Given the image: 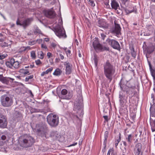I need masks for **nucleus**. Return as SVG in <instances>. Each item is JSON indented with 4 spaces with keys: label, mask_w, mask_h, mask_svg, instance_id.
<instances>
[{
    "label": "nucleus",
    "mask_w": 155,
    "mask_h": 155,
    "mask_svg": "<svg viewBox=\"0 0 155 155\" xmlns=\"http://www.w3.org/2000/svg\"><path fill=\"white\" fill-rule=\"evenodd\" d=\"M66 53L68 54H70L71 53V51L69 50H68L65 52Z\"/></svg>",
    "instance_id": "obj_61"
},
{
    "label": "nucleus",
    "mask_w": 155,
    "mask_h": 155,
    "mask_svg": "<svg viewBox=\"0 0 155 155\" xmlns=\"http://www.w3.org/2000/svg\"><path fill=\"white\" fill-rule=\"evenodd\" d=\"M151 130L153 132L155 131V120H154V125H151Z\"/></svg>",
    "instance_id": "obj_42"
},
{
    "label": "nucleus",
    "mask_w": 155,
    "mask_h": 155,
    "mask_svg": "<svg viewBox=\"0 0 155 155\" xmlns=\"http://www.w3.org/2000/svg\"><path fill=\"white\" fill-rule=\"evenodd\" d=\"M130 117L132 118L133 120H134L136 117V114H131L130 115Z\"/></svg>",
    "instance_id": "obj_48"
},
{
    "label": "nucleus",
    "mask_w": 155,
    "mask_h": 155,
    "mask_svg": "<svg viewBox=\"0 0 155 155\" xmlns=\"http://www.w3.org/2000/svg\"><path fill=\"white\" fill-rule=\"evenodd\" d=\"M89 2L91 3V5L93 6H94L95 5V4L94 3V2L92 0H90Z\"/></svg>",
    "instance_id": "obj_50"
},
{
    "label": "nucleus",
    "mask_w": 155,
    "mask_h": 155,
    "mask_svg": "<svg viewBox=\"0 0 155 155\" xmlns=\"http://www.w3.org/2000/svg\"><path fill=\"white\" fill-rule=\"evenodd\" d=\"M2 34H0V36H2ZM4 41V40L3 38H0V42H2Z\"/></svg>",
    "instance_id": "obj_60"
},
{
    "label": "nucleus",
    "mask_w": 155,
    "mask_h": 155,
    "mask_svg": "<svg viewBox=\"0 0 155 155\" xmlns=\"http://www.w3.org/2000/svg\"><path fill=\"white\" fill-rule=\"evenodd\" d=\"M77 144V143H74L73 144H72L71 145L69 146H74L76 145Z\"/></svg>",
    "instance_id": "obj_62"
},
{
    "label": "nucleus",
    "mask_w": 155,
    "mask_h": 155,
    "mask_svg": "<svg viewBox=\"0 0 155 155\" xmlns=\"http://www.w3.org/2000/svg\"><path fill=\"white\" fill-rule=\"evenodd\" d=\"M59 55L60 56V58L61 59L63 60L64 59V56L62 54H61V53H59Z\"/></svg>",
    "instance_id": "obj_53"
},
{
    "label": "nucleus",
    "mask_w": 155,
    "mask_h": 155,
    "mask_svg": "<svg viewBox=\"0 0 155 155\" xmlns=\"http://www.w3.org/2000/svg\"><path fill=\"white\" fill-rule=\"evenodd\" d=\"M106 37V35L103 34V33H101V38L102 40H104L105 38Z\"/></svg>",
    "instance_id": "obj_39"
},
{
    "label": "nucleus",
    "mask_w": 155,
    "mask_h": 155,
    "mask_svg": "<svg viewBox=\"0 0 155 155\" xmlns=\"http://www.w3.org/2000/svg\"><path fill=\"white\" fill-rule=\"evenodd\" d=\"M154 49V46L153 45L150 46L147 48V51L149 53H150L153 51Z\"/></svg>",
    "instance_id": "obj_26"
},
{
    "label": "nucleus",
    "mask_w": 155,
    "mask_h": 155,
    "mask_svg": "<svg viewBox=\"0 0 155 155\" xmlns=\"http://www.w3.org/2000/svg\"><path fill=\"white\" fill-rule=\"evenodd\" d=\"M53 69V68L51 67L46 71L45 72L47 74H48L49 72H51L52 71Z\"/></svg>",
    "instance_id": "obj_40"
},
{
    "label": "nucleus",
    "mask_w": 155,
    "mask_h": 155,
    "mask_svg": "<svg viewBox=\"0 0 155 155\" xmlns=\"http://www.w3.org/2000/svg\"><path fill=\"white\" fill-rule=\"evenodd\" d=\"M38 57L41 59H43L44 57V54L42 51H39L38 52Z\"/></svg>",
    "instance_id": "obj_29"
},
{
    "label": "nucleus",
    "mask_w": 155,
    "mask_h": 155,
    "mask_svg": "<svg viewBox=\"0 0 155 155\" xmlns=\"http://www.w3.org/2000/svg\"><path fill=\"white\" fill-rule=\"evenodd\" d=\"M6 138V137L5 135H2L1 137V139L3 140H5Z\"/></svg>",
    "instance_id": "obj_57"
},
{
    "label": "nucleus",
    "mask_w": 155,
    "mask_h": 155,
    "mask_svg": "<svg viewBox=\"0 0 155 155\" xmlns=\"http://www.w3.org/2000/svg\"><path fill=\"white\" fill-rule=\"evenodd\" d=\"M61 73L62 71L59 68H57L55 70L53 74L55 76H59Z\"/></svg>",
    "instance_id": "obj_24"
},
{
    "label": "nucleus",
    "mask_w": 155,
    "mask_h": 155,
    "mask_svg": "<svg viewBox=\"0 0 155 155\" xmlns=\"http://www.w3.org/2000/svg\"><path fill=\"white\" fill-rule=\"evenodd\" d=\"M35 62L37 65H39V64H41V61L39 59H38L35 61Z\"/></svg>",
    "instance_id": "obj_43"
},
{
    "label": "nucleus",
    "mask_w": 155,
    "mask_h": 155,
    "mask_svg": "<svg viewBox=\"0 0 155 155\" xmlns=\"http://www.w3.org/2000/svg\"><path fill=\"white\" fill-rule=\"evenodd\" d=\"M44 12L45 16L49 18H53L55 15L54 12L51 10H45Z\"/></svg>",
    "instance_id": "obj_17"
},
{
    "label": "nucleus",
    "mask_w": 155,
    "mask_h": 155,
    "mask_svg": "<svg viewBox=\"0 0 155 155\" xmlns=\"http://www.w3.org/2000/svg\"><path fill=\"white\" fill-rule=\"evenodd\" d=\"M131 55L134 58H135L136 56V53L134 51V49L133 48L131 49Z\"/></svg>",
    "instance_id": "obj_31"
},
{
    "label": "nucleus",
    "mask_w": 155,
    "mask_h": 155,
    "mask_svg": "<svg viewBox=\"0 0 155 155\" xmlns=\"http://www.w3.org/2000/svg\"><path fill=\"white\" fill-rule=\"evenodd\" d=\"M14 117L15 119L18 120H21L22 118V115L20 112L16 111L14 114Z\"/></svg>",
    "instance_id": "obj_22"
},
{
    "label": "nucleus",
    "mask_w": 155,
    "mask_h": 155,
    "mask_svg": "<svg viewBox=\"0 0 155 155\" xmlns=\"http://www.w3.org/2000/svg\"><path fill=\"white\" fill-rule=\"evenodd\" d=\"M47 120L48 124L51 126L55 127L58 124L59 118L56 115L50 114L47 116Z\"/></svg>",
    "instance_id": "obj_5"
},
{
    "label": "nucleus",
    "mask_w": 155,
    "mask_h": 155,
    "mask_svg": "<svg viewBox=\"0 0 155 155\" xmlns=\"http://www.w3.org/2000/svg\"><path fill=\"white\" fill-rule=\"evenodd\" d=\"M64 67L65 68V74L67 75L70 74L72 70V65L68 61L64 62Z\"/></svg>",
    "instance_id": "obj_12"
},
{
    "label": "nucleus",
    "mask_w": 155,
    "mask_h": 155,
    "mask_svg": "<svg viewBox=\"0 0 155 155\" xmlns=\"http://www.w3.org/2000/svg\"><path fill=\"white\" fill-rule=\"evenodd\" d=\"M141 144L140 143H137L134 149V153L135 155H141Z\"/></svg>",
    "instance_id": "obj_14"
},
{
    "label": "nucleus",
    "mask_w": 155,
    "mask_h": 155,
    "mask_svg": "<svg viewBox=\"0 0 155 155\" xmlns=\"http://www.w3.org/2000/svg\"><path fill=\"white\" fill-rule=\"evenodd\" d=\"M41 47L42 48H43L45 49H46L47 48V47L46 45L44 44H42L41 45Z\"/></svg>",
    "instance_id": "obj_51"
},
{
    "label": "nucleus",
    "mask_w": 155,
    "mask_h": 155,
    "mask_svg": "<svg viewBox=\"0 0 155 155\" xmlns=\"http://www.w3.org/2000/svg\"><path fill=\"white\" fill-rule=\"evenodd\" d=\"M31 57L34 59H35L36 58V56L35 51H32L31 52Z\"/></svg>",
    "instance_id": "obj_33"
},
{
    "label": "nucleus",
    "mask_w": 155,
    "mask_h": 155,
    "mask_svg": "<svg viewBox=\"0 0 155 155\" xmlns=\"http://www.w3.org/2000/svg\"><path fill=\"white\" fill-rule=\"evenodd\" d=\"M8 55L6 53L3 54H0V59H3L6 57Z\"/></svg>",
    "instance_id": "obj_35"
},
{
    "label": "nucleus",
    "mask_w": 155,
    "mask_h": 155,
    "mask_svg": "<svg viewBox=\"0 0 155 155\" xmlns=\"http://www.w3.org/2000/svg\"><path fill=\"white\" fill-rule=\"evenodd\" d=\"M34 66V64H31L30 65V68H33Z\"/></svg>",
    "instance_id": "obj_63"
},
{
    "label": "nucleus",
    "mask_w": 155,
    "mask_h": 155,
    "mask_svg": "<svg viewBox=\"0 0 155 155\" xmlns=\"http://www.w3.org/2000/svg\"><path fill=\"white\" fill-rule=\"evenodd\" d=\"M19 66L20 64L19 62L17 61H15L14 60V62L13 63L12 67H13L17 69L19 68Z\"/></svg>",
    "instance_id": "obj_27"
},
{
    "label": "nucleus",
    "mask_w": 155,
    "mask_h": 155,
    "mask_svg": "<svg viewBox=\"0 0 155 155\" xmlns=\"http://www.w3.org/2000/svg\"><path fill=\"white\" fill-rule=\"evenodd\" d=\"M10 80H11L12 81H13L14 79L10 78H3L2 79V80L3 83L6 84H7Z\"/></svg>",
    "instance_id": "obj_25"
},
{
    "label": "nucleus",
    "mask_w": 155,
    "mask_h": 155,
    "mask_svg": "<svg viewBox=\"0 0 155 155\" xmlns=\"http://www.w3.org/2000/svg\"><path fill=\"white\" fill-rule=\"evenodd\" d=\"M0 101L2 105L5 107L10 106L13 103L12 97L10 95H4L0 98Z\"/></svg>",
    "instance_id": "obj_3"
},
{
    "label": "nucleus",
    "mask_w": 155,
    "mask_h": 155,
    "mask_svg": "<svg viewBox=\"0 0 155 155\" xmlns=\"http://www.w3.org/2000/svg\"><path fill=\"white\" fill-rule=\"evenodd\" d=\"M133 136L131 134H130L126 137V139L129 144H130L132 142Z\"/></svg>",
    "instance_id": "obj_23"
},
{
    "label": "nucleus",
    "mask_w": 155,
    "mask_h": 155,
    "mask_svg": "<svg viewBox=\"0 0 155 155\" xmlns=\"http://www.w3.org/2000/svg\"><path fill=\"white\" fill-rule=\"evenodd\" d=\"M93 45L96 51L108 50L109 48L106 47H103L99 42L98 41L95 40L93 42Z\"/></svg>",
    "instance_id": "obj_9"
},
{
    "label": "nucleus",
    "mask_w": 155,
    "mask_h": 155,
    "mask_svg": "<svg viewBox=\"0 0 155 155\" xmlns=\"http://www.w3.org/2000/svg\"><path fill=\"white\" fill-rule=\"evenodd\" d=\"M51 46L54 48H57V47H59V45H57L56 44H55L54 43H51Z\"/></svg>",
    "instance_id": "obj_41"
},
{
    "label": "nucleus",
    "mask_w": 155,
    "mask_h": 155,
    "mask_svg": "<svg viewBox=\"0 0 155 155\" xmlns=\"http://www.w3.org/2000/svg\"><path fill=\"white\" fill-rule=\"evenodd\" d=\"M63 48L65 50V51L66 52V51L67 48L64 47Z\"/></svg>",
    "instance_id": "obj_64"
},
{
    "label": "nucleus",
    "mask_w": 155,
    "mask_h": 155,
    "mask_svg": "<svg viewBox=\"0 0 155 155\" xmlns=\"http://www.w3.org/2000/svg\"><path fill=\"white\" fill-rule=\"evenodd\" d=\"M36 41V42H37L38 43L40 44L41 43L42 41V40L41 39H37V40Z\"/></svg>",
    "instance_id": "obj_55"
},
{
    "label": "nucleus",
    "mask_w": 155,
    "mask_h": 155,
    "mask_svg": "<svg viewBox=\"0 0 155 155\" xmlns=\"http://www.w3.org/2000/svg\"><path fill=\"white\" fill-rule=\"evenodd\" d=\"M119 98L120 104L121 106L123 107L127 102V96L125 97L124 95H123L121 92H120L119 95Z\"/></svg>",
    "instance_id": "obj_16"
},
{
    "label": "nucleus",
    "mask_w": 155,
    "mask_h": 155,
    "mask_svg": "<svg viewBox=\"0 0 155 155\" xmlns=\"http://www.w3.org/2000/svg\"><path fill=\"white\" fill-rule=\"evenodd\" d=\"M110 1L111 6L113 8L116 10L119 7V5L116 0H110Z\"/></svg>",
    "instance_id": "obj_18"
},
{
    "label": "nucleus",
    "mask_w": 155,
    "mask_h": 155,
    "mask_svg": "<svg viewBox=\"0 0 155 155\" xmlns=\"http://www.w3.org/2000/svg\"><path fill=\"white\" fill-rule=\"evenodd\" d=\"M122 142L123 143V144L124 145L125 147H126L127 146V143L126 142H125V141H122Z\"/></svg>",
    "instance_id": "obj_59"
},
{
    "label": "nucleus",
    "mask_w": 155,
    "mask_h": 155,
    "mask_svg": "<svg viewBox=\"0 0 155 155\" xmlns=\"http://www.w3.org/2000/svg\"><path fill=\"white\" fill-rule=\"evenodd\" d=\"M33 20L32 18H30L25 19L22 22H21L18 19L16 21V24L17 25L22 26L24 28H26L31 24Z\"/></svg>",
    "instance_id": "obj_10"
},
{
    "label": "nucleus",
    "mask_w": 155,
    "mask_h": 155,
    "mask_svg": "<svg viewBox=\"0 0 155 155\" xmlns=\"http://www.w3.org/2000/svg\"><path fill=\"white\" fill-rule=\"evenodd\" d=\"M115 27L110 30V32L115 35L117 37H119V35H121V28L120 25L116 24L114 21Z\"/></svg>",
    "instance_id": "obj_11"
},
{
    "label": "nucleus",
    "mask_w": 155,
    "mask_h": 155,
    "mask_svg": "<svg viewBox=\"0 0 155 155\" xmlns=\"http://www.w3.org/2000/svg\"><path fill=\"white\" fill-rule=\"evenodd\" d=\"M152 75L153 78L155 80V70H153L152 72Z\"/></svg>",
    "instance_id": "obj_47"
},
{
    "label": "nucleus",
    "mask_w": 155,
    "mask_h": 155,
    "mask_svg": "<svg viewBox=\"0 0 155 155\" xmlns=\"http://www.w3.org/2000/svg\"><path fill=\"white\" fill-rule=\"evenodd\" d=\"M14 62V59L12 58L9 60L8 61H7L5 63V64L6 66L10 68H12L13 65V63Z\"/></svg>",
    "instance_id": "obj_21"
},
{
    "label": "nucleus",
    "mask_w": 155,
    "mask_h": 155,
    "mask_svg": "<svg viewBox=\"0 0 155 155\" xmlns=\"http://www.w3.org/2000/svg\"><path fill=\"white\" fill-rule=\"evenodd\" d=\"M98 26L104 28H107L108 27V25L103 20H99L98 21Z\"/></svg>",
    "instance_id": "obj_19"
},
{
    "label": "nucleus",
    "mask_w": 155,
    "mask_h": 155,
    "mask_svg": "<svg viewBox=\"0 0 155 155\" xmlns=\"http://www.w3.org/2000/svg\"><path fill=\"white\" fill-rule=\"evenodd\" d=\"M106 41L114 49L120 50V47L119 44L117 41L108 38L106 40Z\"/></svg>",
    "instance_id": "obj_8"
},
{
    "label": "nucleus",
    "mask_w": 155,
    "mask_h": 155,
    "mask_svg": "<svg viewBox=\"0 0 155 155\" xmlns=\"http://www.w3.org/2000/svg\"><path fill=\"white\" fill-rule=\"evenodd\" d=\"M21 145L23 147H27L31 146L34 143V138L27 135L21 136L19 139Z\"/></svg>",
    "instance_id": "obj_2"
},
{
    "label": "nucleus",
    "mask_w": 155,
    "mask_h": 155,
    "mask_svg": "<svg viewBox=\"0 0 155 155\" xmlns=\"http://www.w3.org/2000/svg\"><path fill=\"white\" fill-rule=\"evenodd\" d=\"M34 33L35 34L37 33L41 34V31L39 29V28L37 26H35L34 28Z\"/></svg>",
    "instance_id": "obj_28"
},
{
    "label": "nucleus",
    "mask_w": 155,
    "mask_h": 155,
    "mask_svg": "<svg viewBox=\"0 0 155 155\" xmlns=\"http://www.w3.org/2000/svg\"><path fill=\"white\" fill-rule=\"evenodd\" d=\"M105 4L106 5L109 6V0H105Z\"/></svg>",
    "instance_id": "obj_49"
},
{
    "label": "nucleus",
    "mask_w": 155,
    "mask_h": 155,
    "mask_svg": "<svg viewBox=\"0 0 155 155\" xmlns=\"http://www.w3.org/2000/svg\"><path fill=\"white\" fill-rule=\"evenodd\" d=\"M59 96L62 99H69L72 97L71 95L69 93H68L67 90L65 89L62 90Z\"/></svg>",
    "instance_id": "obj_13"
},
{
    "label": "nucleus",
    "mask_w": 155,
    "mask_h": 155,
    "mask_svg": "<svg viewBox=\"0 0 155 155\" xmlns=\"http://www.w3.org/2000/svg\"><path fill=\"white\" fill-rule=\"evenodd\" d=\"M113 151H114V150H113V149H110L109 150V151H108V152L107 153V155H110V153L111 152H112V153L113 152Z\"/></svg>",
    "instance_id": "obj_46"
},
{
    "label": "nucleus",
    "mask_w": 155,
    "mask_h": 155,
    "mask_svg": "<svg viewBox=\"0 0 155 155\" xmlns=\"http://www.w3.org/2000/svg\"><path fill=\"white\" fill-rule=\"evenodd\" d=\"M51 55V54L50 52H48L47 54V56L48 58H50Z\"/></svg>",
    "instance_id": "obj_52"
},
{
    "label": "nucleus",
    "mask_w": 155,
    "mask_h": 155,
    "mask_svg": "<svg viewBox=\"0 0 155 155\" xmlns=\"http://www.w3.org/2000/svg\"><path fill=\"white\" fill-rule=\"evenodd\" d=\"M10 42L11 43V44H8V43H7L6 42H4L3 44V46L4 47H8L9 45H10L11 44V41H10Z\"/></svg>",
    "instance_id": "obj_44"
},
{
    "label": "nucleus",
    "mask_w": 155,
    "mask_h": 155,
    "mask_svg": "<svg viewBox=\"0 0 155 155\" xmlns=\"http://www.w3.org/2000/svg\"><path fill=\"white\" fill-rule=\"evenodd\" d=\"M93 60L94 61V63L95 66H97L98 62V58L96 55H94Z\"/></svg>",
    "instance_id": "obj_30"
},
{
    "label": "nucleus",
    "mask_w": 155,
    "mask_h": 155,
    "mask_svg": "<svg viewBox=\"0 0 155 155\" xmlns=\"http://www.w3.org/2000/svg\"><path fill=\"white\" fill-rule=\"evenodd\" d=\"M7 122L5 116L0 115V127L5 128L7 126Z\"/></svg>",
    "instance_id": "obj_15"
},
{
    "label": "nucleus",
    "mask_w": 155,
    "mask_h": 155,
    "mask_svg": "<svg viewBox=\"0 0 155 155\" xmlns=\"http://www.w3.org/2000/svg\"><path fill=\"white\" fill-rule=\"evenodd\" d=\"M21 71H23L22 72V73L24 74H26L29 73V72L28 71H24L23 69L21 70Z\"/></svg>",
    "instance_id": "obj_45"
},
{
    "label": "nucleus",
    "mask_w": 155,
    "mask_h": 155,
    "mask_svg": "<svg viewBox=\"0 0 155 155\" xmlns=\"http://www.w3.org/2000/svg\"><path fill=\"white\" fill-rule=\"evenodd\" d=\"M39 128L37 129V133L39 136L44 138L48 137V132L47 127L45 125H40Z\"/></svg>",
    "instance_id": "obj_6"
},
{
    "label": "nucleus",
    "mask_w": 155,
    "mask_h": 155,
    "mask_svg": "<svg viewBox=\"0 0 155 155\" xmlns=\"http://www.w3.org/2000/svg\"><path fill=\"white\" fill-rule=\"evenodd\" d=\"M104 67V75L110 82L111 81L115 73V68L108 61L106 62Z\"/></svg>",
    "instance_id": "obj_1"
},
{
    "label": "nucleus",
    "mask_w": 155,
    "mask_h": 155,
    "mask_svg": "<svg viewBox=\"0 0 155 155\" xmlns=\"http://www.w3.org/2000/svg\"><path fill=\"white\" fill-rule=\"evenodd\" d=\"M47 74L45 71L43 72L41 74V76H43L45 74Z\"/></svg>",
    "instance_id": "obj_58"
},
{
    "label": "nucleus",
    "mask_w": 155,
    "mask_h": 155,
    "mask_svg": "<svg viewBox=\"0 0 155 155\" xmlns=\"http://www.w3.org/2000/svg\"><path fill=\"white\" fill-rule=\"evenodd\" d=\"M33 77V75H31L29 76H28L25 78V81H28L29 80L32 78Z\"/></svg>",
    "instance_id": "obj_36"
},
{
    "label": "nucleus",
    "mask_w": 155,
    "mask_h": 155,
    "mask_svg": "<svg viewBox=\"0 0 155 155\" xmlns=\"http://www.w3.org/2000/svg\"><path fill=\"white\" fill-rule=\"evenodd\" d=\"M120 88L121 90L124 91L126 92L128 94L130 99L132 98L134 96V93L135 87L134 86L129 87L127 85L121 84V82L119 83Z\"/></svg>",
    "instance_id": "obj_4"
},
{
    "label": "nucleus",
    "mask_w": 155,
    "mask_h": 155,
    "mask_svg": "<svg viewBox=\"0 0 155 155\" xmlns=\"http://www.w3.org/2000/svg\"><path fill=\"white\" fill-rule=\"evenodd\" d=\"M36 43V41H32L28 42V44L30 45H33L35 44Z\"/></svg>",
    "instance_id": "obj_38"
},
{
    "label": "nucleus",
    "mask_w": 155,
    "mask_h": 155,
    "mask_svg": "<svg viewBox=\"0 0 155 155\" xmlns=\"http://www.w3.org/2000/svg\"><path fill=\"white\" fill-rule=\"evenodd\" d=\"M56 35L59 38H66L65 31L62 25H58L54 29Z\"/></svg>",
    "instance_id": "obj_7"
},
{
    "label": "nucleus",
    "mask_w": 155,
    "mask_h": 155,
    "mask_svg": "<svg viewBox=\"0 0 155 155\" xmlns=\"http://www.w3.org/2000/svg\"><path fill=\"white\" fill-rule=\"evenodd\" d=\"M103 117L104 118L105 121H108V116H103Z\"/></svg>",
    "instance_id": "obj_54"
},
{
    "label": "nucleus",
    "mask_w": 155,
    "mask_h": 155,
    "mask_svg": "<svg viewBox=\"0 0 155 155\" xmlns=\"http://www.w3.org/2000/svg\"><path fill=\"white\" fill-rule=\"evenodd\" d=\"M120 134H119V136L118 139H117L115 141V145L116 147H117V146L118 145V144L119 142L120 141L121 138L120 137Z\"/></svg>",
    "instance_id": "obj_32"
},
{
    "label": "nucleus",
    "mask_w": 155,
    "mask_h": 155,
    "mask_svg": "<svg viewBox=\"0 0 155 155\" xmlns=\"http://www.w3.org/2000/svg\"><path fill=\"white\" fill-rule=\"evenodd\" d=\"M108 135V132L107 131H106L104 134V141L107 140Z\"/></svg>",
    "instance_id": "obj_37"
},
{
    "label": "nucleus",
    "mask_w": 155,
    "mask_h": 155,
    "mask_svg": "<svg viewBox=\"0 0 155 155\" xmlns=\"http://www.w3.org/2000/svg\"><path fill=\"white\" fill-rule=\"evenodd\" d=\"M60 136V135L57 131H52L51 132L49 136L53 137L54 139H57Z\"/></svg>",
    "instance_id": "obj_20"
},
{
    "label": "nucleus",
    "mask_w": 155,
    "mask_h": 155,
    "mask_svg": "<svg viewBox=\"0 0 155 155\" xmlns=\"http://www.w3.org/2000/svg\"><path fill=\"white\" fill-rule=\"evenodd\" d=\"M77 105L75 106V109H77L78 110V112L79 111H82V110L81 109V108L82 107V105L81 104H80L78 106H77Z\"/></svg>",
    "instance_id": "obj_34"
},
{
    "label": "nucleus",
    "mask_w": 155,
    "mask_h": 155,
    "mask_svg": "<svg viewBox=\"0 0 155 155\" xmlns=\"http://www.w3.org/2000/svg\"><path fill=\"white\" fill-rule=\"evenodd\" d=\"M24 48H25V49H24V51H25L27 50H30L31 49V48L29 46H27V47H25Z\"/></svg>",
    "instance_id": "obj_56"
}]
</instances>
